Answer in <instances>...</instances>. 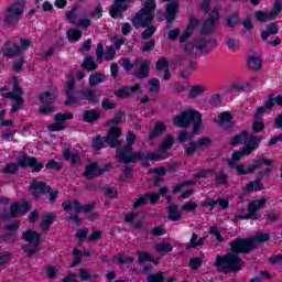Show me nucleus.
Wrapping results in <instances>:
<instances>
[{"label": "nucleus", "mask_w": 282, "mask_h": 282, "mask_svg": "<svg viewBox=\"0 0 282 282\" xmlns=\"http://www.w3.org/2000/svg\"><path fill=\"white\" fill-rule=\"evenodd\" d=\"M275 34H279V23L271 22L267 24V30L261 31V39L264 43H268V39H270V36H275Z\"/></svg>", "instance_id": "29"}, {"label": "nucleus", "mask_w": 282, "mask_h": 282, "mask_svg": "<svg viewBox=\"0 0 282 282\" xmlns=\"http://www.w3.org/2000/svg\"><path fill=\"white\" fill-rule=\"evenodd\" d=\"M29 188L31 191H41V193H43V195L48 194V200H51V202H56V199L58 198V192L52 191V186L47 185V183H45L43 181H36V182L31 183L29 185Z\"/></svg>", "instance_id": "19"}, {"label": "nucleus", "mask_w": 282, "mask_h": 282, "mask_svg": "<svg viewBox=\"0 0 282 282\" xmlns=\"http://www.w3.org/2000/svg\"><path fill=\"white\" fill-rule=\"evenodd\" d=\"M148 85L150 94H159V91L162 89V86L160 85V79L158 78L149 79Z\"/></svg>", "instance_id": "52"}, {"label": "nucleus", "mask_w": 282, "mask_h": 282, "mask_svg": "<svg viewBox=\"0 0 282 282\" xmlns=\"http://www.w3.org/2000/svg\"><path fill=\"white\" fill-rule=\"evenodd\" d=\"M83 263V251L80 249H73V262L68 265V268H76V265Z\"/></svg>", "instance_id": "47"}, {"label": "nucleus", "mask_w": 282, "mask_h": 282, "mask_svg": "<svg viewBox=\"0 0 282 282\" xmlns=\"http://www.w3.org/2000/svg\"><path fill=\"white\" fill-rule=\"evenodd\" d=\"M156 7L155 0L145 1L143 8H141L139 12H137L131 19V23L135 30L145 28V30L141 33V37L144 40L151 39V36L158 32V28L153 26Z\"/></svg>", "instance_id": "2"}, {"label": "nucleus", "mask_w": 282, "mask_h": 282, "mask_svg": "<svg viewBox=\"0 0 282 282\" xmlns=\"http://www.w3.org/2000/svg\"><path fill=\"white\" fill-rule=\"evenodd\" d=\"M243 191L246 193H253V191L254 192L263 191V182H261V180L259 178L251 181L247 183V185L243 187Z\"/></svg>", "instance_id": "37"}, {"label": "nucleus", "mask_w": 282, "mask_h": 282, "mask_svg": "<svg viewBox=\"0 0 282 282\" xmlns=\"http://www.w3.org/2000/svg\"><path fill=\"white\" fill-rule=\"evenodd\" d=\"M166 132V123L162 121H156L153 129L150 130V133L148 134V140L150 142H153L155 138H160V135L164 134Z\"/></svg>", "instance_id": "28"}, {"label": "nucleus", "mask_w": 282, "mask_h": 282, "mask_svg": "<svg viewBox=\"0 0 282 282\" xmlns=\"http://www.w3.org/2000/svg\"><path fill=\"white\" fill-rule=\"evenodd\" d=\"M22 251L26 257H33L39 251V245L36 243H29L22 246Z\"/></svg>", "instance_id": "50"}, {"label": "nucleus", "mask_w": 282, "mask_h": 282, "mask_svg": "<svg viewBox=\"0 0 282 282\" xmlns=\"http://www.w3.org/2000/svg\"><path fill=\"white\" fill-rule=\"evenodd\" d=\"M173 144H175V139H173V135L166 134L165 140L161 141L159 144V151L160 155H169V149L173 148Z\"/></svg>", "instance_id": "33"}, {"label": "nucleus", "mask_w": 282, "mask_h": 282, "mask_svg": "<svg viewBox=\"0 0 282 282\" xmlns=\"http://www.w3.org/2000/svg\"><path fill=\"white\" fill-rule=\"evenodd\" d=\"M147 281L148 282H166V278H164V272L159 271L156 273L148 275Z\"/></svg>", "instance_id": "56"}, {"label": "nucleus", "mask_w": 282, "mask_h": 282, "mask_svg": "<svg viewBox=\"0 0 282 282\" xmlns=\"http://www.w3.org/2000/svg\"><path fill=\"white\" fill-rule=\"evenodd\" d=\"M45 169L47 171H63V164L58 163L56 160L51 159L46 164Z\"/></svg>", "instance_id": "57"}, {"label": "nucleus", "mask_w": 282, "mask_h": 282, "mask_svg": "<svg viewBox=\"0 0 282 282\" xmlns=\"http://www.w3.org/2000/svg\"><path fill=\"white\" fill-rule=\"evenodd\" d=\"M191 124H193V133L197 135V133H199V129H202L204 126V121L202 120V112L196 109L185 110L173 118L174 127L188 129Z\"/></svg>", "instance_id": "3"}, {"label": "nucleus", "mask_w": 282, "mask_h": 282, "mask_svg": "<svg viewBox=\"0 0 282 282\" xmlns=\"http://www.w3.org/2000/svg\"><path fill=\"white\" fill-rule=\"evenodd\" d=\"M12 96L18 98L23 97V88L21 87V84H19V78L17 76L12 77V91L6 93L4 98H12Z\"/></svg>", "instance_id": "30"}, {"label": "nucleus", "mask_w": 282, "mask_h": 282, "mask_svg": "<svg viewBox=\"0 0 282 282\" xmlns=\"http://www.w3.org/2000/svg\"><path fill=\"white\" fill-rule=\"evenodd\" d=\"M261 137L251 135L248 142L243 143V148L241 150L234 151L231 154V160L234 162H239L241 158H248V155L254 153L257 149H259V144H261Z\"/></svg>", "instance_id": "7"}, {"label": "nucleus", "mask_w": 282, "mask_h": 282, "mask_svg": "<svg viewBox=\"0 0 282 282\" xmlns=\"http://www.w3.org/2000/svg\"><path fill=\"white\" fill-rule=\"evenodd\" d=\"M32 210V203L28 200L11 204L10 212L0 214L1 219H17L19 215H28Z\"/></svg>", "instance_id": "9"}, {"label": "nucleus", "mask_w": 282, "mask_h": 282, "mask_svg": "<svg viewBox=\"0 0 282 282\" xmlns=\"http://www.w3.org/2000/svg\"><path fill=\"white\" fill-rule=\"evenodd\" d=\"M202 258L193 257L189 259L188 267L191 268V270H199V268H202Z\"/></svg>", "instance_id": "60"}, {"label": "nucleus", "mask_w": 282, "mask_h": 282, "mask_svg": "<svg viewBox=\"0 0 282 282\" xmlns=\"http://www.w3.org/2000/svg\"><path fill=\"white\" fill-rule=\"evenodd\" d=\"M195 47L198 52H200V54L206 56V55L210 54V52H213V50H215V47H217V40L204 39V37L197 39Z\"/></svg>", "instance_id": "20"}, {"label": "nucleus", "mask_w": 282, "mask_h": 282, "mask_svg": "<svg viewBox=\"0 0 282 282\" xmlns=\"http://www.w3.org/2000/svg\"><path fill=\"white\" fill-rule=\"evenodd\" d=\"M56 221V215L54 214H47L45 216L42 217V221L40 224L41 228L43 230H50V227L52 226V224H54Z\"/></svg>", "instance_id": "42"}, {"label": "nucleus", "mask_w": 282, "mask_h": 282, "mask_svg": "<svg viewBox=\"0 0 282 282\" xmlns=\"http://www.w3.org/2000/svg\"><path fill=\"white\" fill-rule=\"evenodd\" d=\"M83 100H87L90 105H98V96L96 95V90H91L89 88H84L79 91Z\"/></svg>", "instance_id": "34"}, {"label": "nucleus", "mask_w": 282, "mask_h": 282, "mask_svg": "<svg viewBox=\"0 0 282 282\" xmlns=\"http://www.w3.org/2000/svg\"><path fill=\"white\" fill-rule=\"evenodd\" d=\"M247 67H249V69H252L253 72H259V69L263 67V59L252 55L247 59Z\"/></svg>", "instance_id": "36"}, {"label": "nucleus", "mask_w": 282, "mask_h": 282, "mask_svg": "<svg viewBox=\"0 0 282 282\" xmlns=\"http://www.w3.org/2000/svg\"><path fill=\"white\" fill-rule=\"evenodd\" d=\"M21 228V220H14L13 223H9L4 225V230L9 232H17Z\"/></svg>", "instance_id": "62"}, {"label": "nucleus", "mask_w": 282, "mask_h": 282, "mask_svg": "<svg viewBox=\"0 0 282 282\" xmlns=\"http://www.w3.org/2000/svg\"><path fill=\"white\" fill-rule=\"evenodd\" d=\"M69 43H78L83 39V31L78 29H70L66 32Z\"/></svg>", "instance_id": "39"}, {"label": "nucleus", "mask_w": 282, "mask_h": 282, "mask_svg": "<svg viewBox=\"0 0 282 282\" xmlns=\"http://www.w3.org/2000/svg\"><path fill=\"white\" fill-rule=\"evenodd\" d=\"M19 54H21L19 44H13L11 47L2 50V55L6 58H14V56H19Z\"/></svg>", "instance_id": "43"}, {"label": "nucleus", "mask_w": 282, "mask_h": 282, "mask_svg": "<svg viewBox=\"0 0 282 282\" xmlns=\"http://www.w3.org/2000/svg\"><path fill=\"white\" fill-rule=\"evenodd\" d=\"M17 171H19V163L9 162L1 170V173H4L6 175H15Z\"/></svg>", "instance_id": "48"}, {"label": "nucleus", "mask_w": 282, "mask_h": 282, "mask_svg": "<svg viewBox=\"0 0 282 282\" xmlns=\"http://www.w3.org/2000/svg\"><path fill=\"white\" fill-rule=\"evenodd\" d=\"M274 105H278V107H282V96L278 95L274 97V94H270L268 96V99L263 104V106L258 107L254 118L256 120H261V116L265 113V111H272L274 109Z\"/></svg>", "instance_id": "13"}, {"label": "nucleus", "mask_w": 282, "mask_h": 282, "mask_svg": "<svg viewBox=\"0 0 282 282\" xmlns=\"http://www.w3.org/2000/svg\"><path fill=\"white\" fill-rule=\"evenodd\" d=\"M67 120H74V112H58L54 116V123L47 126V130L52 132L65 131V122H67Z\"/></svg>", "instance_id": "17"}, {"label": "nucleus", "mask_w": 282, "mask_h": 282, "mask_svg": "<svg viewBox=\"0 0 282 282\" xmlns=\"http://www.w3.org/2000/svg\"><path fill=\"white\" fill-rule=\"evenodd\" d=\"M82 67L86 72H96V69H98V64L94 61L91 55H87L82 63Z\"/></svg>", "instance_id": "38"}, {"label": "nucleus", "mask_w": 282, "mask_h": 282, "mask_svg": "<svg viewBox=\"0 0 282 282\" xmlns=\"http://www.w3.org/2000/svg\"><path fill=\"white\" fill-rule=\"evenodd\" d=\"M155 250L159 254H166L167 252H173V247L171 243H158L155 245Z\"/></svg>", "instance_id": "54"}, {"label": "nucleus", "mask_w": 282, "mask_h": 282, "mask_svg": "<svg viewBox=\"0 0 282 282\" xmlns=\"http://www.w3.org/2000/svg\"><path fill=\"white\" fill-rule=\"evenodd\" d=\"M225 45L230 52H236L237 50H239L241 42L236 39L227 37L225 39Z\"/></svg>", "instance_id": "53"}, {"label": "nucleus", "mask_w": 282, "mask_h": 282, "mask_svg": "<svg viewBox=\"0 0 282 282\" xmlns=\"http://www.w3.org/2000/svg\"><path fill=\"white\" fill-rule=\"evenodd\" d=\"M129 3H133V0H113V3L109 7L111 19H124V12L129 10Z\"/></svg>", "instance_id": "16"}, {"label": "nucleus", "mask_w": 282, "mask_h": 282, "mask_svg": "<svg viewBox=\"0 0 282 282\" xmlns=\"http://www.w3.org/2000/svg\"><path fill=\"white\" fill-rule=\"evenodd\" d=\"M198 26H199V19H197L195 17H189V21L186 26V30L188 32H192V34H193L195 32V29H197Z\"/></svg>", "instance_id": "59"}, {"label": "nucleus", "mask_w": 282, "mask_h": 282, "mask_svg": "<svg viewBox=\"0 0 282 282\" xmlns=\"http://www.w3.org/2000/svg\"><path fill=\"white\" fill-rule=\"evenodd\" d=\"M232 113L229 111L220 112L218 116V119L215 120L224 129V131H227L230 133L235 129V122L232 121Z\"/></svg>", "instance_id": "21"}, {"label": "nucleus", "mask_w": 282, "mask_h": 282, "mask_svg": "<svg viewBox=\"0 0 282 282\" xmlns=\"http://www.w3.org/2000/svg\"><path fill=\"white\" fill-rule=\"evenodd\" d=\"M147 204H149V196L145 193L135 199V202L132 204V208L138 210V208H141V206H147Z\"/></svg>", "instance_id": "55"}, {"label": "nucleus", "mask_w": 282, "mask_h": 282, "mask_svg": "<svg viewBox=\"0 0 282 282\" xmlns=\"http://www.w3.org/2000/svg\"><path fill=\"white\" fill-rule=\"evenodd\" d=\"M268 241H270V234L268 232H261L248 238L238 237L229 243V250L225 256L218 254L216 257L214 268L223 274H237L246 265V261L239 254H250V252L259 248V243Z\"/></svg>", "instance_id": "1"}, {"label": "nucleus", "mask_w": 282, "mask_h": 282, "mask_svg": "<svg viewBox=\"0 0 282 282\" xmlns=\"http://www.w3.org/2000/svg\"><path fill=\"white\" fill-rule=\"evenodd\" d=\"M76 17H78V4H75L70 11L66 12V19L70 23H76Z\"/></svg>", "instance_id": "58"}, {"label": "nucleus", "mask_w": 282, "mask_h": 282, "mask_svg": "<svg viewBox=\"0 0 282 282\" xmlns=\"http://www.w3.org/2000/svg\"><path fill=\"white\" fill-rule=\"evenodd\" d=\"M9 100H14V104L11 107V113H19V111H21V107L25 105V100L23 99V97H17L14 95H11Z\"/></svg>", "instance_id": "40"}, {"label": "nucleus", "mask_w": 282, "mask_h": 282, "mask_svg": "<svg viewBox=\"0 0 282 282\" xmlns=\"http://www.w3.org/2000/svg\"><path fill=\"white\" fill-rule=\"evenodd\" d=\"M272 164H274V162L271 159L258 155L253 159V164L248 165L247 169L245 164H238L236 165V171L238 175H250L254 173V171H259L261 166H272Z\"/></svg>", "instance_id": "8"}, {"label": "nucleus", "mask_w": 282, "mask_h": 282, "mask_svg": "<svg viewBox=\"0 0 282 282\" xmlns=\"http://www.w3.org/2000/svg\"><path fill=\"white\" fill-rule=\"evenodd\" d=\"M207 22H209L212 25H217V23H219V10L218 9L212 10L209 18L207 19Z\"/></svg>", "instance_id": "64"}, {"label": "nucleus", "mask_w": 282, "mask_h": 282, "mask_svg": "<svg viewBox=\"0 0 282 282\" xmlns=\"http://www.w3.org/2000/svg\"><path fill=\"white\" fill-rule=\"evenodd\" d=\"M147 261H150L152 263H158V260H155V258L151 253L147 251H138V262L147 263Z\"/></svg>", "instance_id": "46"}, {"label": "nucleus", "mask_w": 282, "mask_h": 282, "mask_svg": "<svg viewBox=\"0 0 282 282\" xmlns=\"http://www.w3.org/2000/svg\"><path fill=\"white\" fill-rule=\"evenodd\" d=\"M3 243H15L17 232H7L1 236Z\"/></svg>", "instance_id": "61"}, {"label": "nucleus", "mask_w": 282, "mask_h": 282, "mask_svg": "<svg viewBox=\"0 0 282 282\" xmlns=\"http://www.w3.org/2000/svg\"><path fill=\"white\" fill-rule=\"evenodd\" d=\"M282 0H276L270 12L256 11L254 17L260 23H265V21H274L281 14Z\"/></svg>", "instance_id": "14"}, {"label": "nucleus", "mask_w": 282, "mask_h": 282, "mask_svg": "<svg viewBox=\"0 0 282 282\" xmlns=\"http://www.w3.org/2000/svg\"><path fill=\"white\" fill-rule=\"evenodd\" d=\"M107 147H109V140H107V135L102 137L98 134L93 138L91 148L95 151H101V149H107Z\"/></svg>", "instance_id": "32"}, {"label": "nucleus", "mask_w": 282, "mask_h": 282, "mask_svg": "<svg viewBox=\"0 0 282 282\" xmlns=\"http://www.w3.org/2000/svg\"><path fill=\"white\" fill-rule=\"evenodd\" d=\"M18 165L22 169H31L32 173H41L45 169L43 162H39L35 156L23 155L18 159Z\"/></svg>", "instance_id": "15"}, {"label": "nucleus", "mask_w": 282, "mask_h": 282, "mask_svg": "<svg viewBox=\"0 0 282 282\" xmlns=\"http://www.w3.org/2000/svg\"><path fill=\"white\" fill-rule=\"evenodd\" d=\"M204 91H206V88L204 86L194 85V86H192V88L188 93V98L191 100H195V98H198L199 96H202V94H204Z\"/></svg>", "instance_id": "45"}, {"label": "nucleus", "mask_w": 282, "mask_h": 282, "mask_svg": "<svg viewBox=\"0 0 282 282\" xmlns=\"http://www.w3.org/2000/svg\"><path fill=\"white\" fill-rule=\"evenodd\" d=\"M149 74H151V59H142L133 72V76L138 80H144V78H149Z\"/></svg>", "instance_id": "22"}, {"label": "nucleus", "mask_w": 282, "mask_h": 282, "mask_svg": "<svg viewBox=\"0 0 282 282\" xmlns=\"http://www.w3.org/2000/svg\"><path fill=\"white\" fill-rule=\"evenodd\" d=\"M186 140H189L188 147L184 148V153L187 158H193L195 155V151H197L200 147H208L213 144V140L208 137H202L197 141H194L188 137V132L183 130L178 134V142L184 144Z\"/></svg>", "instance_id": "5"}, {"label": "nucleus", "mask_w": 282, "mask_h": 282, "mask_svg": "<svg viewBox=\"0 0 282 282\" xmlns=\"http://www.w3.org/2000/svg\"><path fill=\"white\" fill-rule=\"evenodd\" d=\"M239 21H241V15L239 13H234L225 20V25L230 29L237 28V25H239Z\"/></svg>", "instance_id": "44"}, {"label": "nucleus", "mask_w": 282, "mask_h": 282, "mask_svg": "<svg viewBox=\"0 0 282 282\" xmlns=\"http://www.w3.org/2000/svg\"><path fill=\"white\" fill-rule=\"evenodd\" d=\"M250 140V132L248 130H242L240 133L234 135L229 141L230 147H239V144H243Z\"/></svg>", "instance_id": "31"}, {"label": "nucleus", "mask_w": 282, "mask_h": 282, "mask_svg": "<svg viewBox=\"0 0 282 282\" xmlns=\"http://www.w3.org/2000/svg\"><path fill=\"white\" fill-rule=\"evenodd\" d=\"M112 166H113V164H111V163H107V164L100 166L97 162H93V163L86 165V167L83 172V175L87 180H94V177H100V176L105 175L106 173H109V171H111Z\"/></svg>", "instance_id": "11"}, {"label": "nucleus", "mask_w": 282, "mask_h": 282, "mask_svg": "<svg viewBox=\"0 0 282 282\" xmlns=\"http://www.w3.org/2000/svg\"><path fill=\"white\" fill-rule=\"evenodd\" d=\"M107 80V76L102 73L95 72L90 74L88 78V84L90 87H97L100 83H105Z\"/></svg>", "instance_id": "35"}, {"label": "nucleus", "mask_w": 282, "mask_h": 282, "mask_svg": "<svg viewBox=\"0 0 282 282\" xmlns=\"http://www.w3.org/2000/svg\"><path fill=\"white\" fill-rule=\"evenodd\" d=\"M177 205H170L167 207L169 216L167 218L170 221H180L182 219V213L177 210Z\"/></svg>", "instance_id": "41"}, {"label": "nucleus", "mask_w": 282, "mask_h": 282, "mask_svg": "<svg viewBox=\"0 0 282 282\" xmlns=\"http://www.w3.org/2000/svg\"><path fill=\"white\" fill-rule=\"evenodd\" d=\"M195 184H197L195 180L183 181L173 187L172 193H182L185 186H195Z\"/></svg>", "instance_id": "49"}, {"label": "nucleus", "mask_w": 282, "mask_h": 282, "mask_svg": "<svg viewBox=\"0 0 282 282\" xmlns=\"http://www.w3.org/2000/svg\"><path fill=\"white\" fill-rule=\"evenodd\" d=\"M22 241H28V243H35L41 246V235L34 229H26L22 231L21 236Z\"/></svg>", "instance_id": "26"}, {"label": "nucleus", "mask_w": 282, "mask_h": 282, "mask_svg": "<svg viewBox=\"0 0 282 282\" xmlns=\"http://www.w3.org/2000/svg\"><path fill=\"white\" fill-rule=\"evenodd\" d=\"M169 155H160L158 152H148L144 154L143 152H134L130 154L128 158L120 161V164H135V162H141V166L144 169H149L151 166V162H162V160H167Z\"/></svg>", "instance_id": "4"}, {"label": "nucleus", "mask_w": 282, "mask_h": 282, "mask_svg": "<svg viewBox=\"0 0 282 282\" xmlns=\"http://www.w3.org/2000/svg\"><path fill=\"white\" fill-rule=\"evenodd\" d=\"M126 142L127 144H120V147L117 148L116 158L119 162H122V160H126V158L134 153L133 145L135 144V133H133V131L127 133Z\"/></svg>", "instance_id": "12"}, {"label": "nucleus", "mask_w": 282, "mask_h": 282, "mask_svg": "<svg viewBox=\"0 0 282 282\" xmlns=\"http://www.w3.org/2000/svg\"><path fill=\"white\" fill-rule=\"evenodd\" d=\"M140 89H142L140 84H135L134 86H122L118 90H115L113 94L116 98H122L124 100L131 98V94H138Z\"/></svg>", "instance_id": "24"}, {"label": "nucleus", "mask_w": 282, "mask_h": 282, "mask_svg": "<svg viewBox=\"0 0 282 282\" xmlns=\"http://www.w3.org/2000/svg\"><path fill=\"white\" fill-rule=\"evenodd\" d=\"M177 12H180V3L171 2L166 4L165 8V21L167 25H173L175 23V17H177Z\"/></svg>", "instance_id": "25"}, {"label": "nucleus", "mask_w": 282, "mask_h": 282, "mask_svg": "<svg viewBox=\"0 0 282 282\" xmlns=\"http://www.w3.org/2000/svg\"><path fill=\"white\" fill-rule=\"evenodd\" d=\"M82 120L87 124H94V122H98V120H100V111L98 109L84 110Z\"/></svg>", "instance_id": "27"}, {"label": "nucleus", "mask_w": 282, "mask_h": 282, "mask_svg": "<svg viewBox=\"0 0 282 282\" xmlns=\"http://www.w3.org/2000/svg\"><path fill=\"white\" fill-rule=\"evenodd\" d=\"M23 12H25L23 4L20 2H13L4 9V17L0 18V23H2L4 28H12V25H17V23L21 21Z\"/></svg>", "instance_id": "6"}, {"label": "nucleus", "mask_w": 282, "mask_h": 282, "mask_svg": "<svg viewBox=\"0 0 282 282\" xmlns=\"http://www.w3.org/2000/svg\"><path fill=\"white\" fill-rule=\"evenodd\" d=\"M216 186H226L228 185V174H226L224 171H220L217 173L214 180Z\"/></svg>", "instance_id": "51"}, {"label": "nucleus", "mask_w": 282, "mask_h": 282, "mask_svg": "<svg viewBox=\"0 0 282 282\" xmlns=\"http://www.w3.org/2000/svg\"><path fill=\"white\" fill-rule=\"evenodd\" d=\"M74 91H76V79L72 76L65 85V107H74V105H78V102H80V99L74 94Z\"/></svg>", "instance_id": "18"}, {"label": "nucleus", "mask_w": 282, "mask_h": 282, "mask_svg": "<svg viewBox=\"0 0 282 282\" xmlns=\"http://www.w3.org/2000/svg\"><path fill=\"white\" fill-rule=\"evenodd\" d=\"M39 100L43 107H40L39 112L42 116H47V113H54L56 108H54V102H56V94L51 91H43L39 95Z\"/></svg>", "instance_id": "10"}, {"label": "nucleus", "mask_w": 282, "mask_h": 282, "mask_svg": "<svg viewBox=\"0 0 282 282\" xmlns=\"http://www.w3.org/2000/svg\"><path fill=\"white\" fill-rule=\"evenodd\" d=\"M120 135H122V129L118 127L110 128L108 134L106 135L107 140L109 141L110 149H118L122 142L120 141Z\"/></svg>", "instance_id": "23"}, {"label": "nucleus", "mask_w": 282, "mask_h": 282, "mask_svg": "<svg viewBox=\"0 0 282 282\" xmlns=\"http://www.w3.org/2000/svg\"><path fill=\"white\" fill-rule=\"evenodd\" d=\"M215 25L214 24H212V23H209V22H207V20H205L204 22H203V25H202V29H200V34H203V36H206L207 34H213V28H214Z\"/></svg>", "instance_id": "63"}]
</instances>
